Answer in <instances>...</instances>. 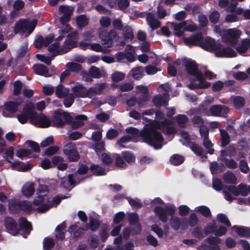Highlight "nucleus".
I'll use <instances>...</instances> for the list:
<instances>
[{
  "mask_svg": "<svg viewBox=\"0 0 250 250\" xmlns=\"http://www.w3.org/2000/svg\"><path fill=\"white\" fill-rule=\"evenodd\" d=\"M154 212L159 219L163 223H166L168 220L167 216H171L170 220V226L175 230H178L180 228L183 229L187 226L185 218L173 216L175 209L170 206H158L154 208Z\"/></svg>",
  "mask_w": 250,
  "mask_h": 250,
  "instance_id": "f257e3e1",
  "label": "nucleus"
},
{
  "mask_svg": "<svg viewBox=\"0 0 250 250\" xmlns=\"http://www.w3.org/2000/svg\"><path fill=\"white\" fill-rule=\"evenodd\" d=\"M185 69L188 74L194 76L199 82L195 83V80L191 81L188 85V87L191 90H195L198 88H207L210 85V83L205 81L202 72L199 70L198 65L194 61H188L185 64Z\"/></svg>",
  "mask_w": 250,
  "mask_h": 250,
  "instance_id": "f03ea898",
  "label": "nucleus"
},
{
  "mask_svg": "<svg viewBox=\"0 0 250 250\" xmlns=\"http://www.w3.org/2000/svg\"><path fill=\"white\" fill-rule=\"evenodd\" d=\"M140 135L145 143L153 146L155 149L162 147L164 138L161 132L158 131L153 125L144 128L140 133Z\"/></svg>",
  "mask_w": 250,
  "mask_h": 250,
  "instance_id": "7ed1b4c3",
  "label": "nucleus"
},
{
  "mask_svg": "<svg viewBox=\"0 0 250 250\" xmlns=\"http://www.w3.org/2000/svg\"><path fill=\"white\" fill-rule=\"evenodd\" d=\"M9 212L13 214L19 213L21 211L30 212L32 209V204L27 200H19L12 199L9 203Z\"/></svg>",
  "mask_w": 250,
  "mask_h": 250,
  "instance_id": "20e7f679",
  "label": "nucleus"
},
{
  "mask_svg": "<svg viewBox=\"0 0 250 250\" xmlns=\"http://www.w3.org/2000/svg\"><path fill=\"white\" fill-rule=\"evenodd\" d=\"M35 106L32 103L25 104L22 109V112L17 116L19 122L21 124H24L28 120L33 124L35 115Z\"/></svg>",
  "mask_w": 250,
  "mask_h": 250,
  "instance_id": "39448f33",
  "label": "nucleus"
},
{
  "mask_svg": "<svg viewBox=\"0 0 250 250\" xmlns=\"http://www.w3.org/2000/svg\"><path fill=\"white\" fill-rule=\"evenodd\" d=\"M73 120L72 117L66 112H61L55 111L51 119L52 126L55 127H62L66 123L70 124Z\"/></svg>",
  "mask_w": 250,
  "mask_h": 250,
  "instance_id": "423d86ee",
  "label": "nucleus"
},
{
  "mask_svg": "<svg viewBox=\"0 0 250 250\" xmlns=\"http://www.w3.org/2000/svg\"><path fill=\"white\" fill-rule=\"evenodd\" d=\"M78 33L77 31L70 32L67 35L66 39L64 42L62 47L63 48L59 49L58 52L60 54L65 53L70 49L78 45Z\"/></svg>",
  "mask_w": 250,
  "mask_h": 250,
  "instance_id": "0eeeda50",
  "label": "nucleus"
},
{
  "mask_svg": "<svg viewBox=\"0 0 250 250\" xmlns=\"http://www.w3.org/2000/svg\"><path fill=\"white\" fill-rule=\"evenodd\" d=\"M63 152L70 162H78L80 158L76 144L74 143L69 142L65 145L63 146Z\"/></svg>",
  "mask_w": 250,
  "mask_h": 250,
  "instance_id": "6e6552de",
  "label": "nucleus"
},
{
  "mask_svg": "<svg viewBox=\"0 0 250 250\" xmlns=\"http://www.w3.org/2000/svg\"><path fill=\"white\" fill-rule=\"evenodd\" d=\"M229 192L235 196L241 195L242 196H246L248 193H250V186H247L246 184L241 183L237 187L233 185L226 186L225 187Z\"/></svg>",
  "mask_w": 250,
  "mask_h": 250,
  "instance_id": "1a4fd4ad",
  "label": "nucleus"
},
{
  "mask_svg": "<svg viewBox=\"0 0 250 250\" xmlns=\"http://www.w3.org/2000/svg\"><path fill=\"white\" fill-rule=\"evenodd\" d=\"M117 33L114 29L110 30L108 32L102 31L99 34L103 44L106 45L107 47L112 46L113 42L117 38Z\"/></svg>",
  "mask_w": 250,
  "mask_h": 250,
  "instance_id": "9d476101",
  "label": "nucleus"
},
{
  "mask_svg": "<svg viewBox=\"0 0 250 250\" xmlns=\"http://www.w3.org/2000/svg\"><path fill=\"white\" fill-rule=\"evenodd\" d=\"M200 47L207 51H215L216 50L219 49L220 47H222V44L220 42H216L214 39L207 36L205 39L203 37Z\"/></svg>",
  "mask_w": 250,
  "mask_h": 250,
  "instance_id": "9b49d317",
  "label": "nucleus"
},
{
  "mask_svg": "<svg viewBox=\"0 0 250 250\" xmlns=\"http://www.w3.org/2000/svg\"><path fill=\"white\" fill-rule=\"evenodd\" d=\"M220 238L214 236H209L206 239V242L208 244L202 243L201 250H221L218 244L221 243Z\"/></svg>",
  "mask_w": 250,
  "mask_h": 250,
  "instance_id": "f8f14e48",
  "label": "nucleus"
},
{
  "mask_svg": "<svg viewBox=\"0 0 250 250\" xmlns=\"http://www.w3.org/2000/svg\"><path fill=\"white\" fill-rule=\"evenodd\" d=\"M241 35V31L236 28H231L227 30L223 36V39L231 44L237 43L238 38Z\"/></svg>",
  "mask_w": 250,
  "mask_h": 250,
  "instance_id": "ddd939ff",
  "label": "nucleus"
},
{
  "mask_svg": "<svg viewBox=\"0 0 250 250\" xmlns=\"http://www.w3.org/2000/svg\"><path fill=\"white\" fill-rule=\"evenodd\" d=\"M59 12L62 14L60 18V21L62 24L69 22L71 19V16L73 14V8L68 5H62L59 6Z\"/></svg>",
  "mask_w": 250,
  "mask_h": 250,
  "instance_id": "4468645a",
  "label": "nucleus"
},
{
  "mask_svg": "<svg viewBox=\"0 0 250 250\" xmlns=\"http://www.w3.org/2000/svg\"><path fill=\"white\" fill-rule=\"evenodd\" d=\"M51 122L44 114L38 113L35 112L34 122L33 125H39L40 127L42 128L48 127L51 125Z\"/></svg>",
  "mask_w": 250,
  "mask_h": 250,
  "instance_id": "2eb2a0df",
  "label": "nucleus"
},
{
  "mask_svg": "<svg viewBox=\"0 0 250 250\" xmlns=\"http://www.w3.org/2000/svg\"><path fill=\"white\" fill-rule=\"evenodd\" d=\"M19 233L21 231H23V237L26 238L28 235L31 230L32 229L31 223L29 222L25 217H21L19 219Z\"/></svg>",
  "mask_w": 250,
  "mask_h": 250,
  "instance_id": "dca6fc26",
  "label": "nucleus"
},
{
  "mask_svg": "<svg viewBox=\"0 0 250 250\" xmlns=\"http://www.w3.org/2000/svg\"><path fill=\"white\" fill-rule=\"evenodd\" d=\"M4 226L7 231L13 235L19 234V229L17 223L11 217L6 216L4 219Z\"/></svg>",
  "mask_w": 250,
  "mask_h": 250,
  "instance_id": "f3484780",
  "label": "nucleus"
},
{
  "mask_svg": "<svg viewBox=\"0 0 250 250\" xmlns=\"http://www.w3.org/2000/svg\"><path fill=\"white\" fill-rule=\"evenodd\" d=\"M203 39V35L201 32L196 33L189 37L185 38L184 40L185 43L189 46H199Z\"/></svg>",
  "mask_w": 250,
  "mask_h": 250,
  "instance_id": "a211bd4d",
  "label": "nucleus"
},
{
  "mask_svg": "<svg viewBox=\"0 0 250 250\" xmlns=\"http://www.w3.org/2000/svg\"><path fill=\"white\" fill-rule=\"evenodd\" d=\"M222 111H224L225 113H227L229 111V109L225 105H213L209 108L208 110L205 112V114L208 116H220Z\"/></svg>",
  "mask_w": 250,
  "mask_h": 250,
  "instance_id": "6ab92c4d",
  "label": "nucleus"
},
{
  "mask_svg": "<svg viewBox=\"0 0 250 250\" xmlns=\"http://www.w3.org/2000/svg\"><path fill=\"white\" fill-rule=\"evenodd\" d=\"M215 55L218 58L224 57H235L237 54L235 51L230 47H220V48L217 49L215 51Z\"/></svg>",
  "mask_w": 250,
  "mask_h": 250,
  "instance_id": "aec40b11",
  "label": "nucleus"
},
{
  "mask_svg": "<svg viewBox=\"0 0 250 250\" xmlns=\"http://www.w3.org/2000/svg\"><path fill=\"white\" fill-rule=\"evenodd\" d=\"M89 173L90 176H100L106 174L105 169L99 164L92 163L89 166Z\"/></svg>",
  "mask_w": 250,
  "mask_h": 250,
  "instance_id": "412c9836",
  "label": "nucleus"
},
{
  "mask_svg": "<svg viewBox=\"0 0 250 250\" xmlns=\"http://www.w3.org/2000/svg\"><path fill=\"white\" fill-rule=\"evenodd\" d=\"M160 126L166 127L165 133L167 135H172L176 133L175 127L170 125V122L168 119H165L158 123L156 128H159Z\"/></svg>",
  "mask_w": 250,
  "mask_h": 250,
  "instance_id": "4be33fe9",
  "label": "nucleus"
},
{
  "mask_svg": "<svg viewBox=\"0 0 250 250\" xmlns=\"http://www.w3.org/2000/svg\"><path fill=\"white\" fill-rule=\"evenodd\" d=\"M89 229L88 226H85V228L78 227L77 224L71 225L68 229V232L70 233H73V237L75 238H79L81 235L85 230Z\"/></svg>",
  "mask_w": 250,
  "mask_h": 250,
  "instance_id": "5701e85b",
  "label": "nucleus"
},
{
  "mask_svg": "<svg viewBox=\"0 0 250 250\" xmlns=\"http://www.w3.org/2000/svg\"><path fill=\"white\" fill-rule=\"evenodd\" d=\"M72 91L74 95L78 98L87 97V88L82 84H78L72 88Z\"/></svg>",
  "mask_w": 250,
  "mask_h": 250,
  "instance_id": "b1692460",
  "label": "nucleus"
},
{
  "mask_svg": "<svg viewBox=\"0 0 250 250\" xmlns=\"http://www.w3.org/2000/svg\"><path fill=\"white\" fill-rule=\"evenodd\" d=\"M167 96H169L167 93L165 92L163 95L158 94L155 95L152 98V102L156 107H159L162 105H168V102L166 100Z\"/></svg>",
  "mask_w": 250,
  "mask_h": 250,
  "instance_id": "393cba45",
  "label": "nucleus"
},
{
  "mask_svg": "<svg viewBox=\"0 0 250 250\" xmlns=\"http://www.w3.org/2000/svg\"><path fill=\"white\" fill-rule=\"evenodd\" d=\"M146 20L152 30H156L161 25V22L154 17V14L151 12L147 14Z\"/></svg>",
  "mask_w": 250,
  "mask_h": 250,
  "instance_id": "a878e982",
  "label": "nucleus"
},
{
  "mask_svg": "<svg viewBox=\"0 0 250 250\" xmlns=\"http://www.w3.org/2000/svg\"><path fill=\"white\" fill-rule=\"evenodd\" d=\"M75 119V121L72 120L69 124H71V128L73 129H76L83 126L84 124V121L87 120V117L85 115L81 114L76 116Z\"/></svg>",
  "mask_w": 250,
  "mask_h": 250,
  "instance_id": "bb28decb",
  "label": "nucleus"
},
{
  "mask_svg": "<svg viewBox=\"0 0 250 250\" xmlns=\"http://www.w3.org/2000/svg\"><path fill=\"white\" fill-rule=\"evenodd\" d=\"M34 72L39 75L45 77L49 76L48 74L49 70L47 66L43 64H37L33 66Z\"/></svg>",
  "mask_w": 250,
  "mask_h": 250,
  "instance_id": "cd10ccee",
  "label": "nucleus"
},
{
  "mask_svg": "<svg viewBox=\"0 0 250 250\" xmlns=\"http://www.w3.org/2000/svg\"><path fill=\"white\" fill-rule=\"evenodd\" d=\"M233 229L239 236L250 237V228L244 226H234Z\"/></svg>",
  "mask_w": 250,
  "mask_h": 250,
  "instance_id": "c85d7f7f",
  "label": "nucleus"
},
{
  "mask_svg": "<svg viewBox=\"0 0 250 250\" xmlns=\"http://www.w3.org/2000/svg\"><path fill=\"white\" fill-rule=\"evenodd\" d=\"M34 183H27L24 184L21 189L22 194L26 197H31L34 193Z\"/></svg>",
  "mask_w": 250,
  "mask_h": 250,
  "instance_id": "c756f323",
  "label": "nucleus"
},
{
  "mask_svg": "<svg viewBox=\"0 0 250 250\" xmlns=\"http://www.w3.org/2000/svg\"><path fill=\"white\" fill-rule=\"evenodd\" d=\"M113 159L114 160L115 166L120 168H126L127 167V164L124 161L122 155L121 156L119 154H114L113 155Z\"/></svg>",
  "mask_w": 250,
  "mask_h": 250,
  "instance_id": "7c9ffc66",
  "label": "nucleus"
},
{
  "mask_svg": "<svg viewBox=\"0 0 250 250\" xmlns=\"http://www.w3.org/2000/svg\"><path fill=\"white\" fill-rule=\"evenodd\" d=\"M69 92V90L68 88L64 87L62 84H60L56 87L55 94L58 98H62L67 96Z\"/></svg>",
  "mask_w": 250,
  "mask_h": 250,
  "instance_id": "2f4dec72",
  "label": "nucleus"
},
{
  "mask_svg": "<svg viewBox=\"0 0 250 250\" xmlns=\"http://www.w3.org/2000/svg\"><path fill=\"white\" fill-rule=\"evenodd\" d=\"M221 146L225 147L230 143V136L228 132L225 129H220Z\"/></svg>",
  "mask_w": 250,
  "mask_h": 250,
  "instance_id": "473e14b6",
  "label": "nucleus"
},
{
  "mask_svg": "<svg viewBox=\"0 0 250 250\" xmlns=\"http://www.w3.org/2000/svg\"><path fill=\"white\" fill-rule=\"evenodd\" d=\"M20 103L16 101H9L5 104V109L9 112L14 113L17 110Z\"/></svg>",
  "mask_w": 250,
  "mask_h": 250,
  "instance_id": "72a5a7b5",
  "label": "nucleus"
},
{
  "mask_svg": "<svg viewBox=\"0 0 250 250\" xmlns=\"http://www.w3.org/2000/svg\"><path fill=\"white\" fill-rule=\"evenodd\" d=\"M175 121L180 127L185 128L188 121V118L186 115L178 114L175 117Z\"/></svg>",
  "mask_w": 250,
  "mask_h": 250,
  "instance_id": "f704fd0d",
  "label": "nucleus"
},
{
  "mask_svg": "<svg viewBox=\"0 0 250 250\" xmlns=\"http://www.w3.org/2000/svg\"><path fill=\"white\" fill-rule=\"evenodd\" d=\"M27 21L26 20H21L16 24L14 32L16 33H24L26 32V27Z\"/></svg>",
  "mask_w": 250,
  "mask_h": 250,
  "instance_id": "c9c22d12",
  "label": "nucleus"
},
{
  "mask_svg": "<svg viewBox=\"0 0 250 250\" xmlns=\"http://www.w3.org/2000/svg\"><path fill=\"white\" fill-rule=\"evenodd\" d=\"M122 155L125 161H126L128 164L132 165L135 162V156L134 154L129 151H123Z\"/></svg>",
  "mask_w": 250,
  "mask_h": 250,
  "instance_id": "e433bc0d",
  "label": "nucleus"
},
{
  "mask_svg": "<svg viewBox=\"0 0 250 250\" xmlns=\"http://www.w3.org/2000/svg\"><path fill=\"white\" fill-rule=\"evenodd\" d=\"M223 180L225 183L235 184L237 179L235 175L231 172H226L223 175Z\"/></svg>",
  "mask_w": 250,
  "mask_h": 250,
  "instance_id": "4c0bfd02",
  "label": "nucleus"
},
{
  "mask_svg": "<svg viewBox=\"0 0 250 250\" xmlns=\"http://www.w3.org/2000/svg\"><path fill=\"white\" fill-rule=\"evenodd\" d=\"M187 22L186 21L176 24L174 26L175 35L179 37H182L184 33L183 29L184 28Z\"/></svg>",
  "mask_w": 250,
  "mask_h": 250,
  "instance_id": "58836bf2",
  "label": "nucleus"
},
{
  "mask_svg": "<svg viewBox=\"0 0 250 250\" xmlns=\"http://www.w3.org/2000/svg\"><path fill=\"white\" fill-rule=\"evenodd\" d=\"M144 69L142 67L138 66L133 68L131 72V76L135 80H139L143 76Z\"/></svg>",
  "mask_w": 250,
  "mask_h": 250,
  "instance_id": "ea45409f",
  "label": "nucleus"
},
{
  "mask_svg": "<svg viewBox=\"0 0 250 250\" xmlns=\"http://www.w3.org/2000/svg\"><path fill=\"white\" fill-rule=\"evenodd\" d=\"M170 163L174 166H179L182 164L185 161L184 157L178 154H174L170 158Z\"/></svg>",
  "mask_w": 250,
  "mask_h": 250,
  "instance_id": "a19ab883",
  "label": "nucleus"
},
{
  "mask_svg": "<svg viewBox=\"0 0 250 250\" xmlns=\"http://www.w3.org/2000/svg\"><path fill=\"white\" fill-rule=\"evenodd\" d=\"M123 30H124L123 36L125 40L131 41L133 39V32L132 29L129 26H125Z\"/></svg>",
  "mask_w": 250,
  "mask_h": 250,
  "instance_id": "79ce46f5",
  "label": "nucleus"
},
{
  "mask_svg": "<svg viewBox=\"0 0 250 250\" xmlns=\"http://www.w3.org/2000/svg\"><path fill=\"white\" fill-rule=\"evenodd\" d=\"M78 26L80 27H84L88 24V19L85 15H79L76 20Z\"/></svg>",
  "mask_w": 250,
  "mask_h": 250,
  "instance_id": "37998d69",
  "label": "nucleus"
},
{
  "mask_svg": "<svg viewBox=\"0 0 250 250\" xmlns=\"http://www.w3.org/2000/svg\"><path fill=\"white\" fill-rule=\"evenodd\" d=\"M203 145L208 150L207 153L212 155L214 153V149L212 148L213 144L209 140V137L208 139H203Z\"/></svg>",
  "mask_w": 250,
  "mask_h": 250,
  "instance_id": "c03bdc74",
  "label": "nucleus"
},
{
  "mask_svg": "<svg viewBox=\"0 0 250 250\" xmlns=\"http://www.w3.org/2000/svg\"><path fill=\"white\" fill-rule=\"evenodd\" d=\"M55 245L53 238L45 237L43 241V248L45 250H51Z\"/></svg>",
  "mask_w": 250,
  "mask_h": 250,
  "instance_id": "a18cd8bd",
  "label": "nucleus"
},
{
  "mask_svg": "<svg viewBox=\"0 0 250 250\" xmlns=\"http://www.w3.org/2000/svg\"><path fill=\"white\" fill-rule=\"evenodd\" d=\"M217 220L222 224H224L228 227L231 226V223L226 214L224 213H219L216 216Z\"/></svg>",
  "mask_w": 250,
  "mask_h": 250,
  "instance_id": "49530a36",
  "label": "nucleus"
},
{
  "mask_svg": "<svg viewBox=\"0 0 250 250\" xmlns=\"http://www.w3.org/2000/svg\"><path fill=\"white\" fill-rule=\"evenodd\" d=\"M197 211L200 212L203 216L208 218L211 216L209 208L205 206H200L197 208Z\"/></svg>",
  "mask_w": 250,
  "mask_h": 250,
  "instance_id": "de8ad7c7",
  "label": "nucleus"
},
{
  "mask_svg": "<svg viewBox=\"0 0 250 250\" xmlns=\"http://www.w3.org/2000/svg\"><path fill=\"white\" fill-rule=\"evenodd\" d=\"M14 155V148L13 146H10L6 150L3 155V157L8 163H11V160L13 159Z\"/></svg>",
  "mask_w": 250,
  "mask_h": 250,
  "instance_id": "09e8293b",
  "label": "nucleus"
},
{
  "mask_svg": "<svg viewBox=\"0 0 250 250\" xmlns=\"http://www.w3.org/2000/svg\"><path fill=\"white\" fill-rule=\"evenodd\" d=\"M89 73L92 78L95 79H99L102 77L99 68L95 66H91L90 67Z\"/></svg>",
  "mask_w": 250,
  "mask_h": 250,
  "instance_id": "8fccbe9b",
  "label": "nucleus"
},
{
  "mask_svg": "<svg viewBox=\"0 0 250 250\" xmlns=\"http://www.w3.org/2000/svg\"><path fill=\"white\" fill-rule=\"evenodd\" d=\"M66 66L68 70L72 72H79L82 69V66L80 64L76 62H68Z\"/></svg>",
  "mask_w": 250,
  "mask_h": 250,
  "instance_id": "3c124183",
  "label": "nucleus"
},
{
  "mask_svg": "<svg viewBox=\"0 0 250 250\" xmlns=\"http://www.w3.org/2000/svg\"><path fill=\"white\" fill-rule=\"evenodd\" d=\"M222 161L224 162L226 167L229 169H234L237 167V163L233 159L223 158Z\"/></svg>",
  "mask_w": 250,
  "mask_h": 250,
  "instance_id": "603ef678",
  "label": "nucleus"
},
{
  "mask_svg": "<svg viewBox=\"0 0 250 250\" xmlns=\"http://www.w3.org/2000/svg\"><path fill=\"white\" fill-rule=\"evenodd\" d=\"M86 226H88L89 227V229L92 231H95L99 229L100 226V223L99 220L91 217L89 219V225H87Z\"/></svg>",
  "mask_w": 250,
  "mask_h": 250,
  "instance_id": "864d4df0",
  "label": "nucleus"
},
{
  "mask_svg": "<svg viewBox=\"0 0 250 250\" xmlns=\"http://www.w3.org/2000/svg\"><path fill=\"white\" fill-rule=\"evenodd\" d=\"M157 15L159 19H163L165 17L168 16L169 14L167 12L163 6L159 5L157 8Z\"/></svg>",
  "mask_w": 250,
  "mask_h": 250,
  "instance_id": "5fc2aeb1",
  "label": "nucleus"
},
{
  "mask_svg": "<svg viewBox=\"0 0 250 250\" xmlns=\"http://www.w3.org/2000/svg\"><path fill=\"white\" fill-rule=\"evenodd\" d=\"M220 16L218 11L216 10L213 11L209 16V20L211 23L215 24L218 22Z\"/></svg>",
  "mask_w": 250,
  "mask_h": 250,
  "instance_id": "6e6d98bb",
  "label": "nucleus"
},
{
  "mask_svg": "<svg viewBox=\"0 0 250 250\" xmlns=\"http://www.w3.org/2000/svg\"><path fill=\"white\" fill-rule=\"evenodd\" d=\"M63 101V104L65 107H70L74 102V97L73 94H68V95L64 97Z\"/></svg>",
  "mask_w": 250,
  "mask_h": 250,
  "instance_id": "4d7b16f0",
  "label": "nucleus"
},
{
  "mask_svg": "<svg viewBox=\"0 0 250 250\" xmlns=\"http://www.w3.org/2000/svg\"><path fill=\"white\" fill-rule=\"evenodd\" d=\"M31 154V151L29 149H19L16 152V156L22 159L23 157H31L30 155Z\"/></svg>",
  "mask_w": 250,
  "mask_h": 250,
  "instance_id": "13d9d810",
  "label": "nucleus"
},
{
  "mask_svg": "<svg viewBox=\"0 0 250 250\" xmlns=\"http://www.w3.org/2000/svg\"><path fill=\"white\" fill-rule=\"evenodd\" d=\"M192 145L190 147L192 151L196 155L199 156H202L204 152L203 149L200 146H199V145L195 144V143H192Z\"/></svg>",
  "mask_w": 250,
  "mask_h": 250,
  "instance_id": "bf43d9fd",
  "label": "nucleus"
},
{
  "mask_svg": "<svg viewBox=\"0 0 250 250\" xmlns=\"http://www.w3.org/2000/svg\"><path fill=\"white\" fill-rule=\"evenodd\" d=\"M22 83L19 81L17 80L14 83L13 94L15 96H19L21 92Z\"/></svg>",
  "mask_w": 250,
  "mask_h": 250,
  "instance_id": "052dcab7",
  "label": "nucleus"
},
{
  "mask_svg": "<svg viewBox=\"0 0 250 250\" xmlns=\"http://www.w3.org/2000/svg\"><path fill=\"white\" fill-rule=\"evenodd\" d=\"M115 87H119L120 90L122 92H126L132 90L133 89V85L130 83H127L118 85L116 84Z\"/></svg>",
  "mask_w": 250,
  "mask_h": 250,
  "instance_id": "680f3d73",
  "label": "nucleus"
},
{
  "mask_svg": "<svg viewBox=\"0 0 250 250\" xmlns=\"http://www.w3.org/2000/svg\"><path fill=\"white\" fill-rule=\"evenodd\" d=\"M217 226L216 223L213 221L211 225H208L204 229V233L207 235L212 233H215Z\"/></svg>",
  "mask_w": 250,
  "mask_h": 250,
  "instance_id": "e2e57ef3",
  "label": "nucleus"
},
{
  "mask_svg": "<svg viewBox=\"0 0 250 250\" xmlns=\"http://www.w3.org/2000/svg\"><path fill=\"white\" fill-rule=\"evenodd\" d=\"M105 143L103 141L96 142L93 146V148L97 153L102 152L105 150Z\"/></svg>",
  "mask_w": 250,
  "mask_h": 250,
  "instance_id": "0e129e2a",
  "label": "nucleus"
},
{
  "mask_svg": "<svg viewBox=\"0 0 250 250\" xmlns=\"http://www.w3.org/2000/svg\"><path fill=\"white\" fill-rule=\"evenodd\" d=\"M125 74L121 72H116L111 76L112 81L114 83H118L125 79Z\"/></svg>",
  "mask_w": 250,
  "mask_h": 250,
  "instance_id": "69168bd1",
  "label": "nucleus"
},
{
  "mask_svg": "<svg viewBox=\"0 0 250 250\" xmlns=\"http://www.w3.org/2000/svg\"><path fill=\"white\" fill-rule=\"evenodd\" d=\"M101 160L103 163L106 166H110L113 163L112 158L107 153L105 152L102 154Z\"/></svg>",
  "mask_w": 250,
  "mask_h": 250,
  "instance_id": "338daca9",
  "label": "nucleus"
},
{
  "mask_svg": "<svg viewBox=\"0 0 250 250\" xmlns=\"http://www.w3.org/2000/svg\"><path fill=\"white\" fill-rule=\"evenodd\" d=\"M199 222V219L195 213H192L188 218V223L191 227H195Z\"/></svg>",
  "mask_w": 250,
  "mask_h": 250,
  "instance_id": "774afa93",
  "label": "nucleus"
}]
</instances>
